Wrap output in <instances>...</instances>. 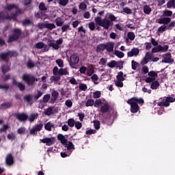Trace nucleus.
I'll list each match as a JSON object with an SVG mask.
<instances>
[{"instance_id": "1", "label": "nucleus", "mask_w": 175, "mask_h": 175, "mask_svg": "<svg viewBox=\"0 0 175 175\" xmlns=\"http://www.w3.org/2000/svg\"><path fill=\"white\" fill-rule=\"evenodd\" d=\"M18 55V53L16 51H8L7 52L0 53V60L4 61V62H9V59L12 58V57H17Z\"/></svg>"}, {"instance_id": "2", "label": "nucleus", "mask_w": 175, "mask_h": 175, "mask_svg": "<svg viewBox=\"0 0 175 175\" xmlns=\"http://www.w3.org/2000/svg\"><path fill=\"white\" fill-rule=\"evenodd\" d=\"M12 35H10L8 36V43H12L13 42H17L18 39H20V37L21 36V34L23 32L21 31V29L19 28H15L12 30Z\"/></svg>"}, {"instance_id": "3", "label": "nucleus", "mask_w": 175, "mask_h": 175, "mask_svg": "<svg viewBox=\"0 0 175 175\" xmlns=\"http://www.w3.org/2000/svg\"><path fill=\"white\" fill-rule=\"evenodd\" d=\"M20 14V10H18L16 13H12L11 16L9 15V12L6 11L0 12V21L2 20H13L17 21V14Z\"/></svg>"}, {"instance_id": "4", "label": "nucleus", "mask_w": 175, "mask_h": 175, "mask_svg": "<svg viewBox=\"0 0 175 175\" xmlns=\"http://www.w3.org/2000/svg\"><path fill=\"white\" fill-rule=\"evenodd\" d=\"M22 80L27 84L29 87L33 85L38 79L31 74H23L22 75Z\"/></svg>"}, {"instance_id": "5", "label": "nucleus", "mask_w": 175, "mask_h": 175, "mask_svg": "<svg viewBox=\"0 0 175 175\" xmlns=\"http://www.w3.org/2000/svg\"><path fill=\"white\" fill-rule=\"evenodd\" d=\"M94 21L97 25H99V27H103L104 29H109V19H107L106 18L104 19H102L100 16H97L94 18Z\"/></svg>"}, {"instance_id": "6", "label": "nucleus", "mask_w": 175, "mask_h": 175, "mask_svg": "<svg viewBox=\"0 0 175 175\" xmlns=\"http://www.w3.org/2000/svg\"><path fill=\"white\" fill-rule=\"evenodd\" d=\"M13 9H16L15 12L12 13H16V12H20L19 14H16V18L18 16H20L21 14H23V10L18 8V5L17 4H7V5L4 8V10H8V12H12Z\"/></svg>"}, {"instance_id": "7", "label": "nucleus", "mask_w": 175, "mask_h": 175, "mask_svg": "<svg viewBox=\"0 0 175 175\" xmlns=\"http://www.w3.org/2000/svg\"><path fill=\"white\" fill-rule=\"evenodd\" d=\"M80 61V59L79 57V55H77V53H74L72 55H70V66H71L72 68V69H75V68H76V65H77L79 64V62Z\"/></svg>"}, {"instance_id": "8", "label": "nucleus", "mask_w": 175, "mask_h": 175, "mask_svg": "<svg viewBox=\"0 0 175 175\" xmlns=\"http://www.w3.org/2000/svg\"><path fill=\"white\" fill-rule=\"evenodd\" d=\"M174 102V98L171 96L165 97V101L159 102L157 106L160 107H169L170 106V103H173Z\"/></svg>"}, {"instance_id": "9", "label": "nucleus", "mask_w": 175, "mask_h": 175, "mask_svg": "<svg viewBox=\"0 0 175 175\" xmlns=\"http://www.w3.org/2000/svg\"><path fill=\"white\" fill-rule=\"evenodd\" d=\"M163 59L161 60L163 64H173L174 62V59L172 58V53L168 52L163 55Z\"/></svg>"}, {"instance_id": "10", "label": "nucleus", "mask_w": 175, "mask_h": 175, "mask_svg": "<svg viewBox=\"0 0 175 175\" xmlns=\"http://www.w3.org/2000/svg\"><path fill=\"white\" fill-rule=\"evenodd\" d=\"M39 11L35 14V16L36 18H42L43 19L44 17V14H43V12H44V3L42 2L40 3L39 5Z\"/></svg>"}, {"instance_id": "11", "label": "nucleus", "mask_w": 175, "mask_h": 175, "mask_svg": "<svg viewBox=\"0 0 175 175\" xmlns=\"http://www.w3.org/2000/svg\"><path fill=\"white\" fill-rule=\"evenodd\" d=\"M127 103L131 105V112L133 113H136L139 110H140V107H139V105L137 103H133V101H131V100H127Z\"/></svg>"}, {"instance_id": "12", "label": "nucleus", "mask_w": 175, "mask_h": 175, "mask_svg": "<svg viewBox=\"0 0 175 175\" xmlns=\"http://www.w3.org/2000/svg\"><path fill=\"white\" fill-rule=\"evenodd\" d=\"M14 117H16V120L21 122H24V121H27V120H28V115L25 113H15Z\"/></svg>"}, {"instance_id": "13", "label": "nucleus", "mask_w": 175, "mask_h": 175, "mask_svg": "<svg viewBox=\"0 0 175 175\" xmlns=\"http://www.w3.org/2000/svg\"><path fill=\"white\" fill-rule=\"evenodd\" d=\"M5 163L8 166H12L14 163V157L12 153H8L5 157Z\"/></svg>"}, {"instance_id": "14", "label": "nucleus", "mask_w": 175, "mask_h": 175, "mask_svg": "<svg viewBox=\"0 0 175 175\" xmlns=\"http://www.w3.org/2000/svg\"><path fill=\"white\" fill-rule=\"evenodd\" d=\"M12 85L18 87L20 91H25V85L21 82H17L14 78H12Z\"/></svg>"}, {"instance_id": "15", "label": "nucleus", "mask_w": 175, "mask_h": 175, "mask_svg": "<svg viewBox=\"0 0 175 175\" xmlns=\"http://www.w3.org/2000/svg\"><path fill=\"white\" fill-rule=\"evenodd\" d=\"M42 128H43V124L36 125L30 130V135H33V136L36 135L37 132H39V131H42Z\"/></svg>"}, {"instance_id": "16", "label": "nucleus", "mask_w": 175, "mask_h": 175, "mask_svg": "<svg viewBox=\"0 0 175 175\" xmlns=\"http://www.w3.org/2000/svg\"><path fill=\"white\" fill-rule=\"evenodd\" d=\"M170 21H172V18L165 16H163V18H161L156 21L158 24H164V25H167V24H169Z\"/></svg>"}, {"instance_id": "17", "label": "nucleus", "mask_w": 175, "mask_h": 175, "mask_svg": "<svg viewBox=\"0 0 175 175\" xmlns=\"http://www.w3.org/2000/svg\"><path fill=\"white\" fill-rule=\"evenodd\" d=\"M100 111L103 114H106V113H109L110 111V105H109V103H105L103 105L100 107Z\"/></svg>"}, {"instance_id": "18", "label": "nucleus", "mask_w": 175, "mask_h": 175, "mask_svg": "<svg viewBox=\"0 0 175 175\" xmlns=\"http://www.w3.org/2000/svg\"><path fill=\"white\" fill-rule=\"evenodd\" d=\"M139 53H140V51L137 48H133L131 49V51H129L127 53L128 57H133L134 55H139Z\"/></svg>"}, {"instance_id": "19", "label": "nucleus", "mask_w": 175, "mask_h": 175, "mask_svg": "<svg viewBox=\"0 0 175 175\" xmlns=\"http://www.w3.org/2000/svg\"><path fill=\"white\" fill-rule=\"evenodd\" d=\"M58 96H59V93L57 90H53L52 92V97L51 98V103H55V100L58 99Z\"/></svg>"}, {"instance_id": "20", "label": "nucleus", "mask_w": 175, "mask_h": 175, "mask_svg": "<svg viewBox=\"0 0 175 175\" xmlns=\"http://www.w3.org/2000/svg\"><path fill=\"white\" fill-rule=\"evenodd\" d=\"M129 100H131V102L134 103H139V105H143L144 103V100L142 98H137V97H133L130 99H129Z\"/></svg>"}, {"instance_id": "21", "label": "nucleus", "mask_w": 175, "mask_h": 175, "mask_svg": "<svg viewBox=\"0 0 175 175\" xmlns=\"http://www.w3.org/2000/svg\"><path fill=\"white\" fill-rule=\"evenodd\" d=\"M61 80V75H53L51 77V81H54L55 84H58L59 85H61V83H58Z\"/></svg>"}, {"instance_id": "22", "label": "nucleus", "mask_w": 175, "mask_h": 175, "mask_svg": "<svg viewBox=\"0 0 175 175\" xmlns=\"http://www.w3.org/2000/svg\"><path fill=\"white\" fill-rule=\"evenodd\" d=\"M54 142H55V137L49 138L45 137L44 138V143L46 146H53L54 144Z\"/></svg>"}, {"instance_id": "23", "label": "nucleus", "mask_w": 175, "mask_h": 175, "mask_svg": "<svg viewBox=\"0 0 175 175\" xmlns=\"http://www.w3.org/2000/svg\"><path fill=\"white\" fill-rule=\"evenodd\" d=\"M57 139L59 140V142L65 146L66 143H68V139L65 137V136L62 134H58L57 135Z\"/></svg>"}, {"instance_id": "24", "label": "nucleus", "mask_w": 175, "mask_h": 175, "mask_svg": "<svg viewBox=\"0 0 175 175\" xmlns=\"http://www.w3.org/2000/svg\"><path fill=\"white\" fill-rule=\"evenodd\" d=\"M38 116H39V114L36 113H32L28 116L27 120L28 121H29V122H33L35 120L38 118Z\"/></svg>"}, {"instance_id": "25", "label": "nucleus", "mask_w": 175, "mask_h": 175, "mask_svg": "<svg viewBox=\"0 0 175 175\" xmlns=\"http://www.w3.org/2000/svg\"><path fill=\"white\" fill-rule=\"evenodd\" d=\"M105 50H107V53H113L114 50V44L109 43L105 44Z\"/></svg>"}, {"instance_id": "26", "label": "nucleus", "mask_w": 175, "mask_h": 175, "mask_svg": "<svg viewBox=\"0 0 175 175\" xmlns=\"http://www.w3.org/2000/svg\"><path fill=\"white\" fill-rule=\"evenodd\" d=\"M66 148H67L68 151H70L72 150V151L75 149V145L73 144V142H67L66 144H64Z\"/></svg>"}, {"instance_id": "27", "label": "nucleus", "mask_w": 175, "mask_h": 175, "mask_svg": "<svg viewBox=\"0 0 175 175\" xmlns=\"http://www.w3.org/2000/svg\"><path fill=\"white\" fill-rule=\"evenodd\" d=\"M12 107V103H4L1 105L0 109L1 110H6V109H10Z\"/></svg>"}, {"instance_id": "28", "label": "nucleus", "mask_w": 175, "mask_h": 175, "mask_svg": "<svg viewBox=\"0 0 175 175\" xmlns=\"http://www.w3.org/2000/svg\"><path fill=\"white\" fill-rule=\"evenodd\" d=\"M66 75H69V72L68 71V68H60L59 70V76H60V77L62 76H66Z\"/></svg>"}, {"instance_id": "29", "label": "nucleus", "mask_w": 175, "mask_h": 175, "mask_svg": "<svg viewBox=\"0 0 175 175\" xmlns=\"http://www.w3.org/2000/svg\"><path fill=\"white\" fill-rule=\"evenodd\" d=\"M172 15H173V12L169 10H165L163 11V14L161 17H172Z\"/></svg>"}, {"instance_id": "30", "label": "nucleus", "mask_w": 175, "mask_h": 175, "mask_svg": "<svg viewBox=\"0 0 175 175\" xmlns=\"http://www.w3.org/2000/svg\"><path fill=\"white\" fill-rule=\"evenodd\" d=\"M105 50H106V44H100L96 47L97 53H100Z\"/></svg>"}, {"instance_id": "31", "label": "nucleus", "mask_w": 175, "mask_h": 175, "mask_svg": "<svg viewBox=\"0 0 175 175\" xmlns=\"http://www.w3.org/2000/svg\"><path fill=\"white\" fill-rule=\"evenodd\" d=\"M116 79L118 81H124L125 80V78H124V72L122 71L119 72L116 76Z\"/></svg>"}, {"instance_id": "32", "label": "nucleus", "mask_w": 175, "mask_h": 175, "mask_svg": "<svg viewBox=\"0 0 175 175\" xmlns=\"http://www.w3.org/2000/svg\"><path fill=\"white\" fill-rule=\"evenodd\" d=\"M159 87V81H154L152 82L150 85L151 90H158V88Z\"/></svg>"}, {"instance_id": "33", "label": "nucleus", "mask_w": 175, "mask_h": 175, "mask_svg": "<svg viewBox=\"0 0 175 175\" xmlns=\"http://www.w3.org/2000/svg\"><path fill=\"white\" fill-rule=\"evenodd\" d=\"M33 98V96L28 94L25 95L23 97L24 101L26 102V103H31L32 99Z\"/></svg>"}, {"instance_id": "34", "label": "nucleus", "mask_w": 175, "mask_h": 175, "mask_svg": "<svg viewBox=\"0 0 175 175\" xmlns=\"http://www.w3.org/2000/svg\"><path fill=\"white\" fill-rule=\"evenodd\" d=\"M9 70H10V66H8V65H3L1 67V72L3 75H5V73H8V72H9Z\"/></svg>"}, {"instance_id": "35", "label": "nucleus", "mask_w": 175, "mask_h": 175, "mask_svg": "<svg viewBox=\"0 0 175 175\" xmlns=\"http://www.w3.org/2000/svg\"><path fill=\"white\" fill-rule=\"evenodd\" d=\"M44 28L51 31L55 28V25L54 23H44Z\"/></svg>"}, {"instance_id": "36", "label": "nucleus", "mask_w": 175, "mask_h": 175, "mask_svg": "<svg viewBox=\"0 0 175 175\" xmlns=\"http://www.w3.org/2000/svg\"><path fill=\"white\" fill-rule=\"evenodd\" d=\"M143 9H144V13H145V14H150V13H151L152 12V10L150 8V6L147 5H145Z\"/></svg>"}, {"instance_id": "37", "label": "nucleus", "mask_w": 175, "mask_h": 175, "mask_svg": "<svg viewBox=\"0 0 175 175\" xmlns=\"http://www.w3.org/2000/svg\"><path fill=\"white\" fill-rule=\"evenodd\" d=\"M93 124L96 131H99V129H100V122H99V120H94Z\"/></svg>"}, {"instance_id": "38", "label": "nucleus", "mask_w": 175, "mask_h": 175, "mask_svg": "<svg viewBox=\"0 0 175 175\" xmlns=\"http://www.w3.org/2000/svg\"><path fill=\"white\" fill-rule=\"evenodd\" d=\"M75 122H76V121H75V119L70 118V119H68L67 124H68V126H70V128H73V126H75Z\"/></svg>"}, {"instance_id": "39", "label": "nucleus", "mask_w": 175, "mask_h": 175, "mask_svg": "<svg viewBox=\"0 0 175 175\" xmlns=\"http://www.w3.org/2000/svg\"><path fill=\"white\" fill-rule=\"evenodd\" d=\"M59 91L60 92L61 96H65V95H66V98H69V93L67 94V92L65 90V89L62 88Z\"/></svg>"}, {"instance_id": "40", "label": "nucleus", "mask_w": 175, "mask_h": 175, "mask_svg": "<svg viewBox=\"0 0 175 175\" xmlns=\"http://www.w3.org/2000/svg\"><path fill=\"white\" fill-rule=\"evenodd\" d=\"M127 38L128 39H129V40H135V33H133V31H130L127 33Z\"/></svg>"}, {"instance_id": "41", "label": "nucleus", "mask_w": 175, "mask_h": 175, "mask_svg": "<svg viewBox=\"0 0 175 175\" xmlns=\"http://www.w3.org/2000/svg\"><path fill=\"white\" fill-rule=\"evenodd\" d=\"M173 6H175V0H170L167 3V9H170V8H173Z\"/></svg>"}, {"instance_id": "42", "label": "nucleus", "mask_w": 175, "mask_h": 175, "mask_svg": "<svg viewBox=\"0 0 175 175\" xmlns=\"http://www.w3.org/2000/svg\"><path fill=\"white\" fill-rule=\"evenodd\" d=\"M44 128L46 131H51L52 128H54V124L49 122L44 125Z\"/></svg>"}, {"instance_id": "43", "label": "nucleus", "mask_w": 175, "mask_h": 175, "mask_svg": "<svg viewBox=\"0 0 175 175\" xmlns=\"http://www.w3.org/2000/svg\"><path fill=\"white\" fill-rule=\"evenodd\" d=\"M115 55L118 57V58H124L125 54L123 52L116 51L114 53Z\"/></svg>"}, {"instance_id": "44", "label": "nucleus", "mask_w": 175, "mask_h": 175, "mask_svg": "<svg viewBox=\"0 0 175 175\" xmlns=\"http://www.w3.org/2000/svg\"><path fill=\"white\" fill-rule=\"evenodd\" d=\"M107 66H109V68H116V66H117V62L116 60H111L110 62L107 63Z\"/></svg>"}, {"instance_id": "45", "label": "nucleus", "mask_w": 175, "mask_h": 175, "mask_svg": "<svg viewBox=\"0 0 175 175\" xmlns=\"http://www.w3.org/2000/svg\"><path fill=\"white\" fill-rule=\"evenodd\" d=\"M94 103H95L94 99H88L85 103V106L86 107H90V106H94Z\"/></svg>"}, {"instance_id": "46", "label": "nucleus", "mask_w": 175, "mask_h": 175, "mask_svg": "<svg viewBox=\"0 0 175 175\" xmlns=\"http://www.w3.org/2000/svg\"><path fill=\"white\" fill-rule=\"evenodd\" d=\"M149 77H153V79H155V77H158V72L151 70L148 72Z\"/></svg>"}, {"instance_id": "47", "label": "nucleus", "mask_w": 175, "mask_h": 175, "mask_svg": "<svg viewBox=\"0 0 175 175\" xmlns=\"http://www.w3.org/2000/svg\"><path fill=\"white\" fill-rule=\"evenodd\" d=\"M8 129H9V124H3V126L0 129V133H2V132L6 133Z\"/></svg>"}, {"instance_id": "48", "label": "nucleus", "mask_w": 175, "mask_h": 175, "mask_svg": "<svg viewBox=\"0 0 175 175\" xmlns=\"http://www.w3.org/2000/svg\"><path fill=\"white\" fill-rule=\"evenodd\" d=\"M137 66H139V63L137 62H135V60H132L131 62V68L133 70H136L137 69Z\"/></svg>"}, {"instance_id": "49", "label": "nucleus", "mask_w": 175, "mask_h": 175, "mask_svg": "<svg viewBox=\"0 0 175 175\" xmlns=\"http://www.w3.org/2000/svg\"><path fill=\"white\" fill-rule=\"evenodd\" d=\"M45 116H51L53 114V107H50L44 111Z\"/></svg>"}, {"instance_id": "50", "label": "nucleus", "mask_w": 175, "mask_h": 175, "mask_svg": "<svg viewBox=\"0 0 175 175\" xmlns=\"http://www.w3.org/2000/svg\"><path fill=\"white\" fill-rule=\"evenodd\" d=\"M7 139L13 142V140H16V135H14L13 133H11L7 135Z\"/></svg>"}, {"instance_id": "51", "label": "nucleus", "mask_w": 175, "mask_h": 175, "mask_svg": "<svg viewBox=\"0 0 175 175\" xmlns=\"http://www.w3.org/2000/svg\"><path fill=\"white\" fill-rule=\"evenodd\" d=\"M55 23L57 27H62V25L64 24V22L61 18H57L55 19Z\"/></svg>"}, {"instance_id": "52", "label": "nucleus", "mask_w": 175, "mask_h": 175, "mask_svg": "<svg viewBox=\"0 0 175 175\" xmlns=\"http://www.w3.org/2000/svg\"><path fill=\"white\" fill-rule=\"evenodd\" d=\"M49 47H53L55 50H58L59 46L57 43L49 42Z\"/></svg>"}, {"instance_id": "53", "label": "nucleus", "mask_w": 175, "mask_h": 175, "mask_svg": "<svg viewBox=\"0 0 175 175\" xmlns=\"http://www.w3.org/2000/svg\"><path fill=\"white\" fill-rule=\"evenodd\" d=\"M31 22L29 21V19H25L22 22V25L23 27H28V25H31Z\"/></svg>"}, {"instance_id": "54", "label": "nucleus", "mask_w": 175, "mask_h": 175, "mask_svg": "<svg viewBox=\"0 0 175 175\" xmlns=\"http://www.w3.org/2000/svg\"><path fill=\"white\" fill-rule=\"evenodd\" d=\"M78 32H82L83 33H81V36L83 37L85 35L86 30L84 29V27L81 26L80 27L78 28Z\"/></svg>"}, {"instance_id": "55", "label": "nucleus", "mask_w": 175, "mask_h": 175, "mask_svg": "<svg viewBox=\"0 0 175 175\" xmlns=\"http://www.w3.org/2000/svg\"><path fill=\"white\" fill-rule=\"evenodd\" d=\"M69 3V0H59V5L60 6H66Z\"/></svg>"}, {"instance_id": "56", "label": "nucleus", "mask_w": 175, "mask_h": 175, "mask_svg": "<svg viewBox=\"0 0 175 175\" xmlns=\"http://www.w3.org/2000/svg\"><path fill=\"white\" fill-rule=\"evenodd\" d=\"M79 8L81 10H83L84 12V10L87 9V4H85V3L84 2H82L79 4Z\"/></svg>"}, {"instance_id": "57", "label": "nucleus", "mask_w": 175, "mask_h": 175, "mask_svg": "<svg viewBox=\"0 0 175 175\" xmlns=\"http://www.w3.org/2000/svg\"><path fill=\"white\" fill-rule=\"evenodd\" d=\"M56 64L59 66V68H64V60L62 59H57L56 60Z\"/></svg>"}, {"instance_id": "58", "label": "nucleus", "mask_w": 175, "mask_h": 175, "mask_svg": "<svg viewBox=\"0 0 175 175\" xmlns=\"http://www.w3.org/2000/svg\"><path fill=\"white\" fill-rule=\"evenodd\" d=\"M108 17L109 18V21H116L117 20V17L111 13L108 14Z\"/></svg>"}, {"instance_id": "59", "label": "nucleus", "mask_w": 175, "mask_h": 175, "mask_svg": "<svg viewBox=\"0 0 175 175\" xmlns=\"http://www.w3.org/2000/svg\"><path fill=\"white\" fill-rule=\"evenodd\" d=\"M161 50V47L160 46V45H158L157 47H154L153 49H152V53H159Z\"/></svg>"}, {"instance_id": "60", "label": "nucleus", "mask_w": 175, "mask_h": 175, "mask_svg": "<svg viewBox=\"0 0 175 175\" xmlns=\"http://www.w3.org/2000/svg\"><path fill=\"white\" fill-rule=\"evenodd\" d=\"M165 31H166V26L165 25L159 27L157 29V32H159V33H163V32H165Z\"/></svg>"}, {"instance_id": "61", "label": "nucleus", "mask_w": 175, "mask_h": 175, "mask_svg": "<svg viewBox=\"0 0 175 175\" xmlns=\"http://www.w3.org/2000/svg\"><path fill=\"white\" fill-rule=\"evenodd\" d=\"M160 47H161V49L160 51H161V53H166V51L169 50V45H164L163 46H162V45H160Z\"/></svg>"}, {"instance_id": "62", "label": "nucleus", "mask_w": 175, "mask_h": 175, "mask_svg": "<svg viewBox=\"0 0 175 175\" xmlns=\"http://www.w3.org/2000/svg\"><path fill=\"white\" fill-rule=\"evenodd\" d=\"M34 47H36V49H43L44 47V43L42 42H38Z\"/></svg>"}, {"instance_id": "63", "label": "nucleus", "mask_w": 175, "mask_h": 175, "mask_svg": "<svg viewBox=\"0 0 175 175\" xmlns=\"http://www.w3.org/2000/svg\"><path fill=\"white\" fill-rule=\"evenodd\" d=\"M148 66H144L142 67V73H143V75H147V73H148Z\"/></svg>"}, {"instance_id": "64", "label": "nucleus", "mask_w": 175, "mask_h": 175, "mask_svg": "<svg viewBox=\"0 0 175 175\" xmlns=\"http://www.w3.org/2000/svg\"><path fill=\"white\" fill-rule=\"evenodd\" d=\"M123 12L126 13V14H131L132 13V10L128 7H126L123 9Z\"/></svg>"}]
</instances>
